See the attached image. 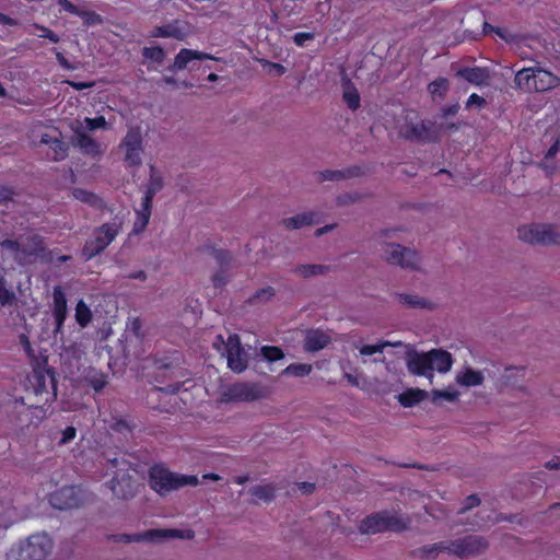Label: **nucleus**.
<instances>
[{"label":"nucleus","instance_id":"f257e3e1","mask_svg":"<svg viewBox=\"0 0 560 560\" xmlns=\"http://www.w3.org/2000/svg\"><path fill=\"white\" fill-rule=\"evenodd\" d=\"M488 549V541L481 536L469 535L450 541H440L422 546L412 551L415 557L423 560L434 558L439 552L447 551L458 558L478 556Z\"/></svg>","mask_w":560,"mask_h":560},{"label":"nucleus","instance_id":"f03ea898","mask_svg":"<svg viewBox=\"0 0 560 560\" xmlns=\"http://www.w3.org/2000/svg\"><path fill=\"white\" fill-rule=\"evenodd\" d=\"M150 487L161 495L178 490L185 486H197L199 479L195 475L172 472L163 465H154L149 470Z\"/></svg>","mask_w":560,"mask_h":560},{"label":"nucleus","instance_id":"7ed1b4c3","mask_svg":"<svg viewBox=\"0 0 560 560\" xmlns=\"http://www.w3.org/2000/svg\"><path fill=\"white\" fill-rule=\"evenodd\" d=\"M52 547V539L47 534L32 535L25 542L12 547L7 553V560H46Z\"/></svg>","mask_w":560,"mask_h":560},{"label":"nucleus","instance_id":"20e7f679","mask_svg":"<svg viewBox=\"0 0 560 560\" xmlns=\"http://www.w3.org/2000/svg\"><path fill=\"white\" fill-rule=\"evenodd\" d=\"M120 230L121 223L116 221L95 228L81 250L84 260H91L102 254L114 242Z\"/></svg>","mask_w":560,"mask_h":560},{"label":"nucleus","instance_id":"39448f33","mask_svg":"<svg viewBox=\"0 0 560 560\" xmlns=\"http://www.w3.org/2000/svg\"><path fill=\"white\" fill-rule=\"evenodd\" d=\"M409 520L386 511L373 513L364 517L359 525V530L365 535L384 532L400 533L408 528Z\"/></svg>","mask_w":560,"mask_h":560},{"label":"nucleus","instance_id":"423d86ee","mask_svg":"<svg viewBox=\"0 0 560 560\" xmlns=\"http://www.w3.org/2000/svg\"><path fill=\"white\" fill-rule=\"evenodd\" d=\"M109 538L116 542H155L163 539L178 538L185 540H191L195 538V532L190 528L178 529V528H158L149 529L138 534H116L110 535Z\"/></svg>","mask_w":560,"mask_h":560},{"label":"nucleus","instance_id":"0eeeda50","mask_svg":"<svg viewBox=\"0 0 560 560\" xmlns=\"http://www.w3.org/2000/svg\"><path fill=\"white\" fill-rule=\"evenodd\" d=\"M162 188L163 178L156 172L155 166L150 165V178L144 196L142 198L141 209L136 211L137 221L133 225L135 233H140L147 228L151 217L153 198Z\"/></svg>","mask_w":560,"mask_h":560},{"label":"nucleus","instance_id":"6e6552de","mask_svg":"<svg viewBox=\"0 0 560 560\" xmlns=\"http://www.w3.org/2000/svg\"><path fill=\"white\" fill-rule=\"evenodd\" d=\"M518 238L525 243L535 245H558L560 233L555 225L533 223L523 225L517 230Z\"/></svg>","mask_w":560,"mask_h":560},{"label":"nucleus","instance_id":"1a4fd4ad","mask_svg":"<svg viewBox=\"0 0 560 560\" xmlns=\"http://www.w3.org/2000/svg\"><path fill=\"white\" fill-rule=\"evenodd\" d=\"M49 502L58 510L77 509L84 502L83 491L77 486H66L52 492Z\"/></svg>","mask_w":560,"mask_h":560},{"label":"nucleus","instance_id":"9d476101","mask_svg":"<svg viewBox=\"0 0 560 560\" xmlns=\"http://www.w3.org/2000/svg\"><path fill=\"white\" fill-rule=\"evenodd\" d=\"M222 395L225 401H255L262 397V389L254 383L238 382L228 386Z\"/></svg>","mask_w":560,"mask_h":560},{"label":"nucleus","instance_id":"9b49d317","mask_svg":"<svg viewBox=\"0 0 560 560\" xmlns=\"http://www.w3.org/2000/svg\"><path fill=\"white\" fill-rule=\"evenodd\" d=\"M225 349L229 369L237 374L243 373L247 369L248 358L240 337L237 335L229 336Z\"/></svg>","mask_w":560,"mask_h":560},{"label":"nucleus","instance_id":"f8f14e48","mask_svg":"<svg viewBox=\"0 0 560 560\" xmlns=\"http://www.w3.org/2000/svg\"><path fill=\"white\" fill-rule=\"evenodd\" d=\"M108 488L114 495L120 500L132 499L138 490V483L127 470L116 472L115 476L107 482Z\"/></svg>","mask_w":560,"mask_h":560},{"label":"nucleus","instance_id":"ddd939ff","mask_svg":"<svg viewBox=\"0 0 560 560\" xmlns=\"http://www.w3.org/2000/svg\"><path fill=\"white\" fill-rule=\"evenodd\" d=\"M121 144L126 148L125 161L127 164L139 166L142 162L141 154L143 152L140 128H130Z\"/></svg>","mask_w":560,"mask_h":560},{"label":"nucleus","instance_id":"4468645a","mask_svg":"<svg viewBox=\"0 0 560 560\" xmlns=\"http://www.w3.org/2000/svg\"><path fill=\"white\" fill-rule=\"evenodd\" d=\"M386 260L390 265H397L401 268L416 269L419 260L417 252L398 244H390L386 250Z\"/></svg>","mask_w":560,"mask_h":560},{"label":"nucleus","instance_id":"2eb2a0df","mask_svg":"<svg viewBox=\"0 0 560 560\" xmlns=\"http://www.w3.org/2000/svg\"><path fill=\"white\" fill-rule=\"evenodd\" d=\"M68 315L66 293L60 285L52 290V316L55 320V335L62 334L65 322Z\"/></svg>","mask_w":560,"mask_h":560},{"label":"nucleus","instance_id":"dca6fc26","mask_svg":"<svg viewBox=\"0 0 560 560\" xmlns=\"http://www.w3.org/2000/svg\"><path fill=\"white\" fill-rule=\"evenodd\" d=\"M400 136L407 140L425 143L431 141V129L424 121L410 124L400 129Z\"/></svg>","mask_w":560,"mask_h":560},{"label":"nucleus","instance_id":"f3484780","mask_svg":"<svg viewBox=\"0 0 560 560\" xmlns=\"http://www.w3.org/2000/svg\"><path fill=\"white\" fill-rule=\"evenodd\" d=\"M407 368L413 375L424 376L432 372L431 359L429 353L410 354L407 360Z\"/></svg>","mask_w":560,"mask_h":560},{"label":"nucleus","instance_id":"a211bd4d","mask_svg":"<svg viewBox=\"0 0 560 560\" xmlns=\"http://www.w3.org/2000/svg\"><path fill=\"white\" fill-rule=\"evenodd\" d=\"M456 75L478 86L487 84L490 79L489 70L482 67H464L457 70Z\"/></svg>","mask_w":560,"mask_h":560},{"label":"nucleus","instance_id":"6ab92c4d","mask_svg":"<svg viewBox=\"0 0 560 560\" xmlns=\"http://www.w3.org/2000/svg\"><path fill=\"white\" fill-rule=\"evenodd\" d=\"M559 78L550 71L541 68H535L534 70V83L533 92H545L556 88L559 84Z\"/></svg>","mask_w":560,"mask_h":560},{"label":"nucleus","instance_id":"aec40b11","mask_svg":"<svg viewBox=\"0 0 560 560\" xmlns=\"http://www.w3.org/2000/svg\"><path fill=\"white\" fill-rule=\"evenodd\" d=\"M213 60L214 57L210 54L192 50L188 48H183L175 56L174 63L172 66L173 69L182 70L185 69L188 63L192 60Z\"/></svg>","mask_w":560,"mask_h":560},{"label":"nucleus","instance_id":"412c9836","mask_svg":"<svg viewBox=\"0 0 560 560\" xmlns=\"http://www.w3.org/2000/svg\"><path fill=\"white\" fill-rule=\"evenodd\" d=\"M330 342V337L319 330V329H313L310 330L304 339V349L307 352H317L324 348H326Z\"/></svg>","mask_w":560,"mask_h":560},{"label":"nucleus","instance_id":"4be33fe9","mask_svg":"<svg viewBox=\"0 0 560 560\" xmlns=\"http://www.w3.org/2000/svg\"><path fill=\"white\" fill-rule=\"evenodd\" d=\"M431 359L432 371L445 373L451 370L453 359L450 352L441 349H434L428 352Z\"/></svg>","mask_w":560,"mask_h":560},{"label":"nucleus","instance_id":"5701e85b","mask_svg":"<svg viewBox=\"0 0 560 560\" xmlns=\"http://www.w3.org/2000/svg\"><path fill=\"white\" fill-rule=\"evenodd\" d=\"M72 196L74 197V199L96 210H103L106 207L104 200L100 196L83 188H74L72 190Z\"/></svg>","mask_w":560,"mask_h":560},{"label":"nucleus","instance_id":"b1692460","mask_svg":"<svg viewBox=\"0 0 560 560\" xmlns=\"http://www.w3.org/2000/svg\"><path fill=\"white\" fill-rule=\"evenodd\" d=\"M317 217L318 215L315 212H304L284 219L283 224L285 228L290 230H296L301 229L302 226H307L317 223Z\"/></svg>","mask_w":560,"mask_h":560},{"label":"nucleus","instance_id":"393cba45","mask_svg":"<svg viewBox=\"0 0 560 560\" xmlns=\"http://www.w3.org/2000/svg\"><path fill=\"white\" fill-rule=\"evenodd\" d=\"M359 174H360L359 167L347 168V170H342V171L326 170L324 172L318 173V178L320 182L340 180L343 178L358 176Z\"/></svg>","mask_w":560,"mask_h":560},{"label":"nucleus","instance_id":"a878e982","mask_svg":"<svg viewBox=\"0 0 560 560\" xmlns=\"http://www.w3.org/2000/svg\"><path fill=\"white\" fill-rule=\"evenodd\" d=\"M534 70L535 68H524L516 72L514 81L518 89L528 93L533 92Z\"/></svg>","mask_w":560,"mask_h":560},{"label":"nucleus","instance_id":"bb28decb","mask_svg":"<svg viewBox=\"0 0 560 560\" xmlns=\"http://www.w3.org/2000/svg\"><path fill=\"white\" fill-rule=\"evenodd\" d=\"M425 397V390L419 388H411L400 394L398 399L404 407H413L415 405L421 402Z\"/></svg>","mask_w":560,"mask_h":560},{"label":"nucleus","instance_id":"cd10ccee","mask_svg":"<svg viewBox=\"0 0 560 560\" xmlns=\"http://www.w3.org/2000/svg\"><path fill=\"white\" fill-rule=\"evenodd\" d=\"M77 144L88 154L97 155L101 153L100 144L86 132L77 133Z\"/></svg>","mask_w":560,"mask_h":560},{"label":"nucleus","instance_id":"c85d7f7f","mask_svg":"<svg viewBox=\"0 0 560 560\" xmlns=\"http://www.w3.org/2000/svg\"><path fill=\"white\" fill-rule=\"evenodd\" d=\"M249 492L254 498L269 503L276 495V488L272 483L258 485L250 488Z\"/></svg>","mask_w":560,"mask_h":560},{"label":"nucleus","instance_id":"c756f323","mask_svg":"<svg viewBox=\"0 0 560 560\" xmlns=\"http://www.w3.org/2000/svg\"><path fill=\"white\" fill-rule=\"evenodd\" d=\"M44 238L38 234H33L27 237V248H24L23 256H37L44 253Z\"/></svg>","mask_w":560,"mask_h":560},{"label":"nucleus","instance_id":"7c9ffc66","mask_svg":"<svg viewBox=\"0 0 560 560\" xmlns=\"http://www.w3.org/2000/svg\"><path fill=\"white\" fill-rule=\"evenodd\" d=\"M329 270L328 266L317 264L299 265L294 271L303 278H311L318 275H324Z\"/></svg>","mask_w":560,"mask_h":560},{"label":"nucleus","instance_id":"2f4dec72","mask_svg":"<svg viewBox=\"0 0 560 560\" xmlns=\"http://www.w3.org/2000/svg\"><path fill=\"white\" fill-rule=\"evenodd\" d=\"M74 317L81 328H85L91 323L92 311L83 300L77 303Z\"/></svg>","mask_w":560,"mask_h":560},{"label":"nucleus","instance_id":"473e14b6","mask_svg":"<svg viewBox=\"0 0 560 560\" xmlns=\"http://www.w3.org/2000/svg\"><path fill=\"white\" fill-rule=\"evenodd\" d=\"M152 36L162 38L174 37L182 40L184 38V33L177 26L167 24L154 27Z\"/></svg>","mask_w":560,"mask_h":560},{"label":"nucleus","instance_id":"72a5a7b5","mask_svg":"<svg viewBox=\"0 0 560 560\" xmlns=\"http://www.w3.org/2000/svg\"><path fill=\"white\" fill-rule=\"evenodd\" d=\"M457 382L464 386H478L482 384L483 375L479 371L468 369L457 377Z\"/></svg>","mask_w":560,"mask_h":560},{"label":"nucleus","instance_id":"f704fd0d","mask_svg":"<svg viewBox=\"0 0 560 560\" xmlns=\"http://www.w3.org/2000/svg\"><path fill=\"white\" fill-rule=\"evenodd\" d=\"M85 381L88 386L93 388L95 392L103 390V388L108 383L107 375L97 371H92L91 373H89L85 377Z\"/></svg>","mask_w":560,"mask_h":560},{"label":"nucleus","instance_id":"c9c22d12","mask_svg":"<svg viewBox=\"0 0 560 560\" xmlns=\"http://www.w3.org/2000/svg\"><path fill=\"white\" fill-rule=\"evenodd\" d=\"M313 370L312 364L308 363H292L288 365L283 371L282 374L284 375H292L295 377H304L307 376Z\"/></svg>","mask_w":560,"mask_h":560},{"label":"nucleus","instance_id":"e433bc0d","mask_svg":"<svg viewBox=\"0 0 560 560\" xmlns=\"http://www.w3.org/2000/svg\"><path fill=\"white\" fill-rule=\"evenodd\" d=\"M399 302L413 308H430V302L415 294H399Z\"/></svg>","mask_w":560,"mask_h":560},{"label":"nucleus","instance_id":"4c0bfd02","mask_svg":"<svg viewBox=\"0 0 560 560\" xmlns=\"http://www.w3.org/2000/svg\"><path fill=\"white\" fill-rule=\"evenodd\" d=\"M343 101L351 110H357L360 107V94L355 86L349 85L343 91Z\"/></svg>","mask_w":560,"mask_h":560},{"label":"nucleus","instance_id":"58836bf2","mask_svg":"<svg viewBox=\"0 0 560 560\" xmlns=\"http://www.w3.org/2000/svg\"><path fill=\"white\" fill-rule=\"evenodd\" d=\"M142 56L143 58L149 59L155 63H162L165 59V51L161 46L155 45L144 47L142 49Z\"/></svg>","mask_w":560,"mask_h":560},{"label":"nucleus","instance_id":"ea45409f","mask_svg":"<svg viewBox=\"0 0 560 560\" xmlns=\"http://www.w3.org/2000/svg\"><path fill=\"white\" fill-rule=\"evenodd\" d=\"M400 345V342L393 343L390 341H380L376 345H364L360 348L361 355H372L375 353H382L387 347H395Z\"/></svg>","mask_w":560,"mask_h":560},{"label":"nucleus","instance_id":"a19ab883","mask_svg":"<svg viewBox=\"0 0 560 560\" xmlns=\"http://www.w3.org/2000/svg\"><path fill=\"white\" fill-rule=\"evenodd\" d=\"M260 353L268 362H277L284 358V352L277 346H262Z\"/></svg>","mask_w":560,"mask_h":560},{"label":"nucleus","instance_id":"79ce46f5","mask_svg":"<svg viewBox=\"0 0 560 560\" xmlns=\"http://www.w3.org/2000/svg\"><path fill=\"white\" fill-rule=\"evenodd\" d=\"M450 88L446 78H438L428 85V90L432 95L445 96Z\"/></svg>","mask_w":560,"mask_h":560},{"label":"nucleus","instance_id":"37998d69","mask_svg":"<svg viewBox=\"0 0 560 560\" xmlns=\"http://www.w3.org/2000/svg\"><path fill=\"white\" fill-rule=\"evenodd\" d=\"M52 150V160L60 161L67 156L68 147L60 139L51 140V145L49 147Z\"/></svg>","mask_w":560,"mask_h":560},{"label":"nucleus","instance_id":"c03bdc74","mask_svg":"<svg viewBox=\"0 0 560 560\" xmlns=\"http://www.w3.org/2000/svg\"><path fill=\"white\" fill-rule=\"evenodd\" d=\"M213 257L217 262L220 265L221 269H228L231 264L232 256L229 250L225 249H214Z\"/></svg>","mask_w":560,"mask_h":560},{"label":"nucleus","instance_id":"a18cd8bd","mask_svg":"<svg viewBox=\"0 0 560 560\" xmlns=\"http://www.w3.org/2000/svg\"><path fill=\"white\" fill-rule=\"evenodd\" d=\"M84 121L86 128L91 131L96 129H106L108 125L104 116H96L94 118L86 117Z\"/></svg>","mask_w":560,"mask_h":560},{"label":"nucleus","instance_id":"49530a36","mask_svg":"<svg viewBox=\"0 0 560 560\" xmlns=\"http://www.w3.org/2000/svg\"><path fill=\"white\" fill-rule=\"evenodd\" d=\"M78 16L81 18L83 20L84 24H86V25H92V24L102 22L101 15L97 14L96 12L90 11V10L81 9L80 14Z\"/></svg>","mask_w":560,"mask_h":560},{"label":"nucleus","instance_id":"de8ad7c7","mask_svg":"<svg viewBox=\"0 0 560 560\" xmlns=\"http://www.w3.org/2000/svg\"><path fill=\"white\" fill-rule=\"evenodd\" d=\"M15 296L14 293L9 291L2 281H0V304L2 306L10 305L13 303Z\"/></svg>","mask_w":560,"mask_h":560},{"label":"nucleus","instance_id":"09e8293b","mask_svg":"<svg viewBox=\"0 0 560 560\" xmlns=\"http://www.w3.org/2000/svg\"><path fill=\"white\" fill-rule=\"evenodd\" d=\"M1 246L7 250L23 255L24 248L18 240H4L1 242Z\"/></svg>","mask_w":560,"mask_h":560},{"label":"nucleus","instance_id":"8fccbe9b","mask_svg":"<svg viewBox=\"0 0 560 560\" xmlns=\"http://www.w3.org/2000/svg\"><path fill=\"white\" fill-rule=\"evenodd\" d=\"M213 287L217 289H222L228 283V275L226 269H220L212 277Z\"/></svg>","mask_w":560,"mask_h":560},{"label":"nucleus","instance_id":"3c124183","mask_svg":"<svg viewBox=\"0 0 560 560\" xmlns=\"http://www.w3.org/2000/svg\"><path fill=\"white\" fill-rule=\"evenodd\" d=\"M315 35L311 32H299L293 35V43L298 47H303L307 40L314 39Z\"/></svg>","mask_w":560,"mask_h":560},{"label":"nucleus","instance_id":"603ef678","mask_svg":"<svg viewBox=\"0 0 560 560\" xmlns=\"http://www.w3.org/2000/svg\"><path fill=\"white\" fill-rule=\"evenodd\" d=\"M14 196L15 191L12 187L0 186V206L7 205L9 201H12Z\"/></svg>","mask_w":560,"mask_h":560},{"label":"nucleus","instance_id":"864d4df0","mask_svg":"<svg viewBox=\"0 0 560 560\" xmlns=\"http://www.w3.org/2000/svg\"><path fill=\"white\" fill-rule=\"evenodd\" d=\"M275 295V289L272 287L262 288L255 292V294L252 296L250 301H257V300H269Z\"/></svg>","mask_w":560,"mask_h":560},{"label":"nucleus","instance_id":"5fc2aeb1","mask_svg":"<svg viewBox=\"0 0 560 560\" xmlns=\"http://www.w3.org/2000/svg\"><path fill=\"white\" fill-rule=\"evenodd\" d=\"M480 504V499L477 494H470L468 495L464 502H463V506L462 509L459 510V513H464L475 506H478Z\"/></svg>","mask_w":560,"mask_h":560},{"label":"nucleus","instance_id":"6e6d98bb","mask_svg":"<svg viewBox=\"0 0 560 560\" xmlns=\"http://www.w3.org/2000/svg\"><path fill=\"white\" fill-rule=\"evenodd\" d=\"M75 435H77V429L72 425H69L65 430H62L61 439H60L59 443L67 444V443L71 442L72 440H74Z\"/></svg>","mask_w":560,"mask_h":560},{"label":"nucleus","instance_id":"4d7b16f0","mask_svg":"<svg viewBox=\"0 0 560 560\" xmlns=\"http://www.w3.org/2000/svg\"><path fill=\"white\" fill-rule=\"evenodd\" d=\"M58 4L59 7L65 10L66 12L70 13V14H73V15H79L80 14V8L77 7L75 4H73L70 0H58Z\"/></svg>","mask_w":560,"mask_h":560},{"label":"nucleus","instance_id":"13d9d810","mask_svg":"<svg viewBox=\"0 0 560 560\" xmlns=\"http://www.w3.org/2000/svg\"><path fill=\"white\" fill-rule=\"evenodd\" d=\"M485 104H486V100L482 96H480V95H478L476 93H472L467 98L466 107H470L472 105H477L478 107H482Z\"/></svg>","mask_w":560,"mask_h":560},{"label":"nucleus","instance_id":"bf43d9fd","mask_svg":"<svg viewBox=\"0 0 560 560\" xmlns=\"http://www.w3.org/2000/svg\"><path fill=\"white\" fill-rule=\"evenodd\" d=\"M20 343L28 357H34V350H33L31 341L26 335L22 334L20 336Z\"/></svg>","mask_w":560,"mask_h":560},{"label":"nucleus","instance_id":"052dcab7","mask_svg":"<svg viewBox=\"0 0 560 560\" xmlns=\"http://www.w3.org/2000/svg\"><path fill=\"white\" fill-rule=\"evenodd\" d=\"M434 397H440V398H444L448 401H453L455 399H457L458 397V393L453 390H435L434 392Z\"/></svg>","mask_w":560,"mask_h":560},{"label":"nucleus","instance_id":"680f3d73","mask_svg":"<svg viewBox=\"0 0 560 560\" xmlns=\"http://www.w3.org/2000/svg\"><path fill=\"white\" fill-rule=\"evenodd\" d=\"M66 83L77 91H83V90L90 89L94 85L93 82H77V81H70V80H67Z\"/></svg>","mask_w":560,"mask_h":560},{"label":"nucleus","instance_id":"e2e57ef3","mask_svg":"<svg viewBox=\"0 0 560 560\" xmlns=\"http://www.w3.org/2000/svg\"><path fill=\"white\" fill-rule=\"evenodd\" d=\"M560 150V140L557 139L552 144L551 147L547 150L546 154H545V159L546 160H551L553 159L557 153L559 152Z\"/></svg>","mask_w":560,"mask_h":560},{"label":"nucleus","instance_id":"0e129e2a","mask_svg":"<svg viewBox=\"0 0 560 560\" xmlns=\"http://www.w3.org/2000/svg\"><path fill=\"white\" fill-rule=\"evenodd\" d=\"M491 32H494L495 34H498L501 38H504V33H503L502 28L494 27L491 24H489L488 22H485L483 23V33L488 34V33H491Z\"/></svg>","mask_w":560,"mask_h":560},{"label":"nucleus","instance_id":"69168bd1","mask_svg":"<svg viewBox=\"0 0 560 560\" xmlns=\"http://www.w3.org/2000/svg\"><path fill=\"white\" fill-rule=\"evenodd\" d=\"M298 487L305 494H310L315 490V483H313V482L303 481V482H300L298 485Z\"/></svg>","mask_w":560,"mask_h":560},{"label":"nucleus","instance_id":"338daca9","mask_svg":"<svg viewBox=\"0 0 560 560\" xmlns=\"http://www.w3.org/2000/svg\"><path fill=\"white\" fill-rule=\"evenodd\" d=\"M458 109H459L458 104L448 105L442 109L443 116L444 117L454 116L457 114Z\"/></svg>","mask_w":560,"mask_h":560},{"label":"nucleus","instance_id":"774afa93","mask_svg":"<svg viewBox=\"0 0 560 560\" xmlns=\"http://www.w3.org/2000/svg\"><path fill=\"white\" fill-rule=\"evenodd\" d=\"M545 467L548 469H560V457L555 456L545 464Z\"/></svg>","mask_w":560,"mask_h":560}]
</instances>
